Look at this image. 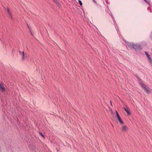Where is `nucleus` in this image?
Masks as SVG:
<instances>
[{
  "instance_id": "nucleus-1",
  "label": "nucleus",
  "mask_w": 152,
  "mask_h": 152,
  "mask_svg": "<svg viewBox=\"0 0 152 152\" xmlns=\"http://www.w3.org/2000/svg\"><path fill=\"white\" fill-rule=\"evenodd\" d=\"M133 49L135 50L136 51H140L142 49L141 46L138 44H134Z\"/></svg>"
},
{
  "instance_id": "nucleus-2",
  "label": "nucleus",
  "mask_w": 152,
  "mask_h": 152,
  "mask_svg": "<svg viewBox=\"0 0 152 152\" xmlns=\"http://www.w3.org/2000/svg\"><path fill=\"white\" fill-rule=\"evenodd\" d=\"M20 55L22 56V59L23 60L27 57V56L24 55V51H19Z\"/></svg>"
},
{
  "instance_id": "nucleus-3",
  "label": "nucleus",
  "mask_w": 152,
  "mask_h": 152,
  "mask_svg": "<svg viewBox=\"0 0 152 152\" xmlns=\"http://www.w3.org/2000/svg\"><path fill=\"white\" fill-rule=\"evenodd\" d=\"M126 44L129 48L131 49H133L134 44L133 42H126Z\"/></svg>"
},
{
  "instance_id": "nucleus-4",
  "label": "nucleus",
  "mask_w": 152,
  "mask_h": 152,
  "mask_svg": "<svg viewBox=\"0 0 152 152\" xmlns=\"http://www.w3.org/2000/svg\"><path fill=\"white\" fill-rule=\"evenodd\" d=\"M116 112L117 118L118 119L120 123L121 124H123V121L122 120L118 112L117 111H116Z\"/></svg>"
},
{
  "instance_id": "nucleus-5",
  "label": "nucleus",
  "mask_w": 152,
  "mask_h": 152,
  "mask_svg": "<svg viewBox=\"0 0 152 152\" xmlns=\"http://www.w3.org/2000/svg\"><path fill=\"white\" fill-rule=\"evenodd\" d=\"M0 89L2 92H5V88L3 85V84L1 83L0 84Z\"/></svg>"
},
{
  "instance_id": "nucleus-6",
  "label": "nucleus",
  "mask_w": 152,
  "mask_h": 152,
  "mask_svg": "<svg viewBox=\"0 0 152 152\" xmlns=\"http://www.w3.org/2000/svg\"><path fill=\"white\" fill-rule=\"evenodd\" d=\"M145 53L149 60L150 63H151L152 62V59L150 58V55L146 52H145Z\"/></svg>"
},
{
  "instance_id": "nucleus-7",
  "label": "nucleus",
  "mask_w": 152,
  "mask_h": 152,
  "mask_svg": "<svg viewBox=\"0 0 152 152\" xmlns=\"http://www.w3.org/2000/svg\"><path fill=\"white\" fill-rule=\"evenodd\" d=\"M144 89L145 90L147 93H149L151 92V91L149 90L148 87L147 86Z\"/></svg>"
},
{
  "instance_id": "nucleus-8",
  "label": "nucleus",
  "mask_w": 152,
  "mask_h": 152,
  "mask_svg": "<svg viewBox=\"0 0 152 152\" xmlns=\"http://www.w3.org/2000/svg\"><path fill=\"white\" fill-rule=\"evenodd\" d=\"M7 13L9 14V17H10L11 18H12V17L11 16V13H10V11H9V9L8 8H7Z\"/></svg>"
},
{
  "instance_id": "nucleus-9",
  "label": "nucleus",
  "mask_w": 152,
  "mask_h": 152,
  "mask_svg": "<svg viewBox=\"0 0 152 152\" xmlns=\"http://www.w3.org/2000/svg\"><path fill=\"white\" fill-rule=\"evenodd\" d=\"M124 109L125 110V111L128 114L130 115V113L129 111V110L127 109L125 107H124Z\"/></svg>"
},
{
  "instance_id": "nucleus-10",
  "label": "nucleus",
  "mask_w": 152,
  "mask_h": 152,
  "mask_svg": "<svg viewBox=\"0 0 152 152\" xmlns=\"http://www.w3.org/2000/svg\"><path fill=\"white\" fill-rule=\"evenodd\" d=\"M140 84L142 87L144 89L146 87V85L144 83H140Z\"/></svg>"
},
{
  "instance_id": "nucleus-11",
  "label": "nucleus",
  "mask_w": 152,
  "mask_h": 152,
  "mask_svg": "<svg viewBox=\"0 0 152 152\" xmlns=\"http://www.w3.org/2000/svg\"><path fill=\"white\" fill-rule=\"evenodd\" d=\"M127 127L126 126H123L122 127L123 130L124 131H125L126 130Z\"/></svg>"
},
{
  "instance_id": "nucleus-12",
  "label": "nucleus",
  "mask_w": 152,
  "mask_h": 152,
  "mask_svg": "<svg viewBox=\"0 0 152 152\" xmlns=\"http://www.w3.org/2000/svg\"><path fill=\"white\" fill-rule=\"evenodd\" d=\"M56 4L59 8H60L61 7L60 4L58 2V1L56 2Z\"/></svg>"
},
{
  "instance_id": "nucleus-13",
  "label": "nucleus",
  "mask_w": 152,
  "mask_h": 152,
  "mask_svg": "<svg viewBox=\"0 0 152 152\" xmlns=\"http://www.w3.org/2000/svg\"><path fill=\"white\" fill-rule=\"evenodd\" d=\"M78 2H79V3L80 4V5L81 6H82L83 4L82 1L80 0H78Z\"/></svg>"
},
{
  "instance_id": "nucleus-14",
  "label": "nucleus",
  "mask_w": 152,
  "mask_h": 152,
  "mask_svg": "<svg viewBox=\"0 0 152 152\" xmlns=\"http://www.w3.org/2000/svg\"><path fill=\"white\" fill-rule=\"evenodd\" d=\"M39 134H40V135H41L42 136V137H45V136H44V135L43 134H42V133H41V132H40V133H39Z\"/></svg>"
},
{
  "instance_id": "nucleus-15",
  "label": "nucleus",
  "mask_w": 152,
  "mask_h": 152,
  "mask_svg": "<svg viewBox=\"0 0 152 152\" xmlns=\"http://www.w3.org/2000/svg\"><path fill=\"white\" fill-rule=\"evenodd\" d=\"M137 80L139 82H140L141 80L138 77H137Z\"/></svg>"
},
{
  "instance_id": "nucleus-16",
  "label": "nucleus",
  "mask_w": 152,
  "mask_h": 152,
  "mask_svg": "<svg viewBox=\"0 0 152 152\" xmlns=\"http://www.w3.org/2000/svg\"><path fill=\"white\" fill-rule=\"evenodd\" d=\"M150 37L151 38V39H152V31L150 35Z\"/></svg>"
},
{
  "instance_id": "nucleus-17",
  "label": "nucleus",
  "mask_w": 152,
  "mask_h": 152,
  "mask_svg": "<svg viewBox=\"0 0 152 152\" xmlns=\"http://www.w3.org/2000/svg\"><path fill=\"white\" fill-rule=\"evenodd\" d=\"M53 1L56 3V2H57L58 1L57 0H53Z\"/></svg>"
},
{
  "instance_id": "nucleus-18",
  "label": "nucleus",
  "mask_w": 152,
  "mask_h": 152,
  "mask_svg": "<svg viewBox=\"0 0 152 152\" xmlns=\"http://www.w3.org/2000/svg\"><path fill=\"white\" fill-rule=\"evenodd\" d=\"M145 1H146V2L148 3V0H144Z\"/></svg>"
},
{
  "instance_id": "nucleus-19",
  "label": "nucleus",
  "mask_w": 152,
  "mask_h": 152,
  "mask_svg": "<svg viewBox=\"0 0 152 152\" xmlns=\"http://www.w3.org/2000/svg\"><path fill=\"white\" fill-rule=\"evenodd\" d=\"M93 1L95 3H96L95 1V0H93Z\"/></svg>"
},
{
  "instance_id": "nucleus-20",
  "label": "nucleus",
  "mask_w": 152,
  "mask_h": 152,
  "mask_svg": "<svg viewBox=\"0 0 152 152\" xmlns=\"http://www.w3.org/2000/svg\"><path fill=\"white\" fill-rule=\"evenodd\" d=\"M110 102L111 105H112V102H111V101H110Z\"/></svg>"
}]
</instances>
